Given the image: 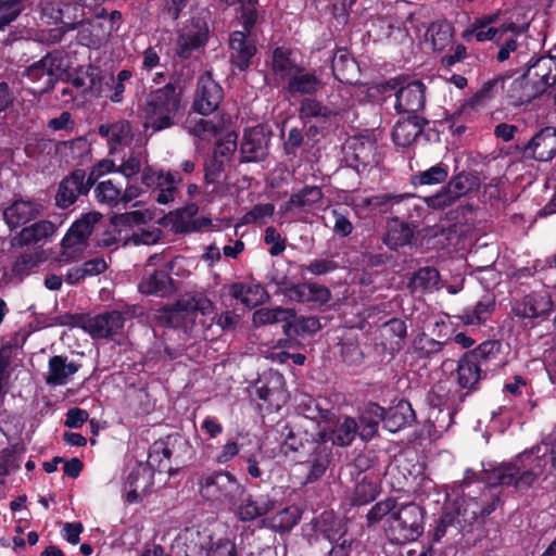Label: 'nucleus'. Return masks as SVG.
Returning a JSON list of instances; mask_svg holds the SVG:
<instances>
[{"label":"nucleus","instance_id":"1","mask_svg":"<svg viewBox=\"0 0 556 556\" xmlns=\"http://www.w3.org/2000/svg\"><path fill=\"white\" fill-rule=\"evenodd\" d=\"M181 110V90L173 84L151 91L142 108L143 126L154 132L175 125Z\"/></svg>","mask_w":556,"mask_h":556},{"label":"nucleus","instance_id":"2","mask_svg":"<svg viewBox=\"0 0 556 556\" xmlns=\"http://www.w3.org/2000/svg\"><path fill=\"white\" fill-rule=\"evenodd\" d=\"M201 496L217 506H236L245 493L244 486L229 471H212L199 478Z\"/></svg>","mask_w":556,"mask_h":556},{"label":"nucleus","instance_id":"3","mask_svg":"<svg viewBox=\"0 0 556 556\" xmlns=\"http://www.w3.org/2000/svg\"><path fill=\"white\" fill-rule=\"evenodd\" d=\"M388 525L394 541H414L424 532V510L415 503L403 504L388 517Z\"/></svg>","mask_w":556,"mask_h":556},{"label":"nucleus","instance_id":"4","mask_svg":"<svg viewBox=\"0 0 556 556\" xmlns=\"http://www.w3.org/2000/svg\"><path fill=\"white\" fill-rule=\"evenodd\" d=\"M101 219V213L89 212L71 226L61 242V261L72 262L81 256L90 235Z\"/></svg>","mask_w":556,"mask_h":556},{"label":"nucleus","instance_id":"5","mask_svg":"<svg viewBox=\"0 0 556 556\" xmlns=\"http://www.w3.org/2000/svg\"><path fill=\"white\" fill-rule=\"evenodd\" d=\"M273 131L266 125H256L243 131L240 149V163L264 162L270 151Z\"/></svg>","mask_w":556,"mask_h":556},{"label":"nucleus","instance_id":"6","mask_svg":"<svg viewBox=\"0 0 556 556\" xmlns=\"http://www.w3.org/2000/svg\"><path fill=\"white\" fill-rule=\"evenodd\" d=\"M71 324L88 332L94 339H108L121 332L125 316L118 311L105 312L97 316L75 315Z\"/></svg>","mask_w":556,"mask_h":556},{"label":"nucleus","instance_id":"7","mask_svg":"<svg viewBox=\"0 0 556 556\" xmlns=\"http://www.w3.org/2000/svg\"><path fill=\"white\" fill-rule=\"evenodd\" d=\"M207 11L198 12L180 30L177 39V54L182 59H189L191 54L203 48L208 39Z\"/></svg>","mask_w":556,"mask_h":556},{"label":"nucleus","instance_id":"8","mask_svg":"<svg viewBox=\"0 0 556 556\" xmlns=\"http://www.w3.org/2000/svg\"><path fill=\"white\" fill-rule=\"evenodd\" d=\"M182 178L176 170H156L151 166L142 169L141 182L152 192L156 193L155 201L159 204L173 202L178 194V186Z\"/></svg>","mask_w":556,"mask_h":556},{"label":"nucleus","instance_id":"9","mask_svg":"<svg viewBox=\"0 0 556 556\" xmlns=\"http://www.w3.org/2000/svg\"><path fill=\"white\" fill-rule=\"evenodd\" d=\"M63 72V59L49 53L28 66L23 75L30 80L35 92L45 93L53 88Z\"/></svg>","mask_w":556,"mask_h":556},{"label":"nucleus","instance_id":"10","mask_svg":"<svg viewBox=\"0 0 556 556\" xmlns=\"http://www.w3.org/2000/svg\"><path fill=\"white\" fill-rule=\"evenodd\" d=\"M214 304L203 293H186L181 295L175 303L170 320L176 324H181L186 329L193 326L198 315L207 316L213 314Z\"/></svg>","mask_w":556,"mask_h":556},{"label":"nucleus","instance_id":"11","mask_svg":"<svg viewBox=\"0 0 556 556\" xmlns=\"http://www.w3.org/2000/svg\"><path fill=\"white\" fill-rule=\"evenodd\" d=\"M94 172L87 174L84 169H75L64 177L55 194V204L60 208L73 205L80 195L87 194L94 185Z\"/></svg>","mask_w":556,"mask_h":556},{"label":"nucleus","instance_id":"12","mask_svg":"<svg viewBox=\"0 0 556 556\" xmlns=\"http://www.w3.org/2000/svg\"><path fill=\"white\" fill-rule=\"evenodd\" d=\"M344 157L349 166L359 170L379 163L376 141L367 136L349 138L343 147Z\"/></svg>","mask_w":556,"mask_h":556},{"label":"nucleus","instance_id":"13","mask_svg":"<svg viewBox=\"0 0 556 556\" xmlns=\"http://www.w3.org/2000/svg\"><path fill=\"white\" fill-rule=\"evenodd\" d=\"M190 445L179 434H170L165 441L155 442L149 453L148 462L151 466H156L159 470L170 469V467L163 464V460H170L174 458L176 462L182 460L189 453Z\"/></svg>","mask_w":556,"mask_h":556},{"label":"nucleus","instance_id":"14","mask_svg":"<svg viewBox=\"0 0 556 556\" xmlns=\"http://www.w3.org/2000/svg\"><path fill=\"white\" fill-rule=\"evenodd\" d=\"M163 261L160 254L151 255L146 264L144 275L139 283V291L143 294H155L165 296L169 294L173 289V280L165 269L151 268Z\"/></svg>","mask_w":556,"mask_h":556},{"label":"nucleus","instance_id":"15","mask_svg":"<svg viewBox=\"0 0 556 556\" xmlns=\"http://www.w3.org/2000/svg\"><path fill=\"white\" fill-rule=\"evenodd\" d=\"M223 98L222 87L212 78L210 73H206L198 81L193 109L202 115H208L217 110Z\"/></svg>","mask_w":556,"mask_h":556},{"label":"nucleus","instance_id":"16","mask_svg":"<svg viewBox=\"0 0 556 556\" xmlns=\"http://www.w3.org/2000/svg\"><path fill=\"white\" fill-rule=\"evenodd\" d=\"M554 311L552 294L545 289L532 291L516 306V315L522 318H545Z\"/></svg>","mask_w":556,"mask_h":556},{"label":"nucleus","instance_id":"17","mask_svg":"<svg viewBox=\"0 0 556 556\" xmlns=\"http://www.w3.org/2000/svg\"><path fill=\"white\" fill-rule=\"evenodd\" d=\"M527 77L540 94H543L556 83V56L545 55L536 59L529 65Z\"/></svg>","mask_w":556,"mask_h":556},{"label":"nucleus","instance_id":"18","mask_svg":"<svg viewBox=\"0 0 556 556\" xmlns=\"http://www.w3.org/2000/svg\"><path fill=\"white\" fill-rule=\"evenodd\" d=\"M503 89L509 103L516 106L530 103L541 96L533 83L528 79L527 72L515 79L504 78Z\"/></svg>","mask_w":556,"mask_h":556},{"label":"nucleus","instance_id":"19","mask_svg":"<svg viewBox=\"0 0 556 556\" xmlns=\"http://www.w3.org/2000/svg\"><path fill=\"white\" fill-rule=\"evenodd\" d=\"M525 153L538 161H548L556 153V129L546 127L535 134L525 148Z\"/></svg>","mask_w":556,"mask_h":556},{"label":"nucleus","instance_id":"20","mask_svg":"<svg viewBox=\"0 0 556 556\" xmlns=\"http://www.w3.org/2000/svg\"><path fill=\"white\" fill-rule=\"evenodd\" d=\"M40 204L30 200H16L3 211V218L11 229L24 226L40 214Z\"/></svg>","mask_w":556,"mask_h":556},{"label":"nucleus","instance_id":"21","mask_svg":"<svg viewBox=\"0 0 556 556\" xmlns=\"http://www.w3.org/2000/svg\"><path fill=\"white\" fill-rule=\"evenodd\" d=\"M425 105V86L418 81H412L396 92L395 109L399 112L416 113Z\"/></svg>","mask_w":556,"mask_h":556},{"label":"nucleus","instance_id":"22","mask_svg":"<svg viewBox=\"0 0 556 556\" xmlns=\"http://www.w3.org/2000/svg\"><path fill=\"white\" fill-rule=\"evenodd\" d=\"M323 88L321 80L313 72L300 67L288 80L287 92L291 97L314 96Z\"/></svg>","mask_w":556,"mask_h":556},{"label":"nucleus","instance_id":"23","mask_svg":"<svg viewBox=\"0 0 556 556\" xmlns=\"http://www.w3.org/2000/svg\"><path fill=\"white\" fill-rule=\"evenodd\" d=\"M49 9L52 11V17L56 23L62 24L65 30L75 29L84 22L83 9L77 3L48 2L43 8V12H48Z\"/></svg>","mask_w":556,"mask_h":556},{"label":"nucleus","instance_id":"24","mask_svg":"<svg viewBox=\"0 0 556 556\" xmlns=\"http://www.w3.org/2000/svg\"><path fill=\"white\" fill-rule=\"evenodd\" d=\"M378 331L384 350L393 353L403 348L407 333L406 324L403 319L392 318L386 321Z\"/></svg>","mask_w":556,"mask_h":556},{"label":"nucleus","instance_id":"25","mask_svg":"<svg viewBox=\"0 0 556 556\" xmlns=\"http://www.w3.org/2000/svg\"><path fill=\"white\" fill-rule=\"evenodd\" d=\"M245 29L244 31H233L230 36L231 62L240 71L249 67L251 58L255 54L256 48L253 43L247 40L250 35Z\"/></svg>","mask_w":556,"mask_h":556},{"label":"nucleus","instance_id":"26","mask_svg":"<svg viewBox=\"0 0 556 556\" xmlns=\"http://www.w3.org/2000/svg\"><path fill=\"white\" fill-rule=\"evenodd\" d=\"M500 350L501 344L497 341H485L477 349L466 352L465 355L476 364H479L484 370V374H486L488 371H493L503 365L502 362L497 361Z\"/></svg>","mask_w":556,"mask_h":556},{"label":"nucleus","instance_id":"27","mask_svg":"<svg viewBox=\"0 0 556 556\" xmlns=\"http://www.w3.org/2000/svg\"><path fill=\"white\" fill-rule=\"evenodd\" d=\"M426 122L416 115L399 121L393 129L392 137L396 146H410L422 132Z\"/></svg>","mask_w":556,"mask_h":556},{"label":"nucleus","instance_id":"28","mask_svg":"<svg viewBox=\"0 0 556 556\" xmlns=\"http://www.w3.org/2000/svg\"><path fill=\"white\" fill-rule=\"evenodd\" d=\"M414 420L415 413L407 401L401 400L395 406L384 409L383 426L390 432H396Z\"/></svg>","mask_w":556,"mask_h":556},{"label":"nucleus","instance_id":"29","mask_svg":"<svg viewBox=\"0 0 556 556\" xmlns=\"http://www.w3.org/2000/svg\"><path fill=\"white\" fill-rule=\"evenodd\" d=\"M55 225L49 220L37 222L29 227H24L12 240L13 247L31 245L52 236Z\"/></svg>","mask_w":556,"mask_h":556},{"label":"nucleus","instance_id":"30","mask_svg":"<svg viewBox=\"0 0 556 556\" xmlns=\"http://www.w3.org/2000/svg\"><path fill=\"white\" fill-rule=\"evenodd\" d=\"M79 366L73 362H68L67 357L62 355L52 356L49 359V372L46 376L48 386H63L68 379L78 371Z\"/></svg>","mask_w":556,"mask_h":556},{"label":"nucleus","instance_id":"31","mask_svg":"<svg viewBox=\"0 0 556 556\" xmlns=\"http://www.w3.org/2000/svg\"><path fill=\"white\" fill-rule=\"evenodd\" d=\"M99 135L105 138L112 153L118 146L127 144L131 140V128L128 122L118 121L113 124L99 126Z\"/></svg>","mask_w":556,"mask_h":556},{"label":"nucleus","instance_id":"32","mask_svg":"<svg viewBox=\"0 0 556 556\" xmlns=\"http://www.w3.org/2000/svg\"><path fill=\"white\" fill-rule=\"evenodd\" d=\"M334 77L344 84H354L357 75V64L345 50H338L331 64Z\"/></svg>","mask_w":556,"mask_h":556},{"label":"nucleus","instance_id":"33","mask_svg":"<svg viewBox=\"0 0 556 556\" xmlns=\"http://www.w3.org/2000/svg\"><path fill=\"white\" fill-rule=\"evenodd\" d=\"M485 375L479 364H476L468 356H464L458 361L456 369L457 383L463 389L473 390L478 382Z\"/></svg>","mask_w":556,"mask_h":556},{"label":"nucleus","instance_id":"34","mask_svg":"<svg viewBox=\"0 0 556 556\" xmlns=\"http://www.w3.org/2000/svg\"><path fill=\"white\" fill-rule=\"evenodd\" d=\"M229 294L247 307L251 308L264 300L266 292L260 285L235 282L229 286Z\"/></svg>","mask_w":556,"mask_h":556},{"label":"nucleus","instance_id":"35","mask_svg":"<svg viewBox=\"0 0 556 556\" xmlns=\"http://www.w3.org/2000/svg\"><path fill=\"white\" fill-rule=\"evenodd\" d=\"M383 407L377 404H369L359 418V437L365 441L370 440L377 433L380 421H383Z\"/></svg>","mask_w":556,"mask_h":556},{"label":"nucleus","instance_id":"36","mask_svg":"<svg viewBox=\"0 0 556 556\" xmlns=\"http://www.w3.org/2000/svg\"><path fill=\"white\" fill-rule=\"evenodd\" d=\"M324 193L317 186H305L298 192L291 194L289 200L285 203L287 212L294 208L312 207L321 202Z\"/></svg>","mask_w":556,"mask_h":556},{"label":"nucleus","instance_id":"37","mask_svg":"<svg viewBox=\"0 0 556 556\" xmlns=\"http://www.w3.org/2000/svg\"><path fill=\"white\" fill-rule=\"evenodd\" d=\"M294 317V311L291 308L263 307L253 313L252 323L255 327L281 323L282 326Z\"/></svg>","mask_w":556,"mask_h":556},{"label":"nucleus","instance_id":"38","mask_svg":"<svg viewBox=\"0 0 556 556\" xmlns=\"http://www.w3.org/2000/svg\"><path fill=\"white\" fill-rule=\"evenodd\" d=\"M241 504L238 508V516L241 520H253L260 516L266 515L274 508V502L260 497L257 500H252L250 496L243 498L241 497Z\"/></svg>","mask_w":556,"mask_h":556},{"label":"nucleus","instance_id":"39","mask_svg":"<svg viewBox=\"0 0 556 556\" xmlns=\"http://www.w3.org/2000/svg\"><path fill=\"white\" fill-rule=\"evenodd\" d=\"M447 185L453 190L455 195L460 200L463 197L478 191L481 185V180L477 173L463 170L453 176L447 181Z\"/></svg>","mask_w":556,"mask_h":556},{"label":"nucleus","instance_id":"40","mask_svg":"<svg viewBox=\"0 0 556 556\" xmlns=\"http://www.w3.org/2000/svg\"><path fill=\"white\" fill-rule=\"evenodd\" d=\"M358 433V425L354 418L344 417L337 421L334 429L329 435V440L336 445L348 446Z\"/></svg>","mask_w":556,"mask_h":556},{"label":"nucleus","instance_id":"41","mask_svg":"<svg viewBox=\"0 0 556 556\" xmlns=\"http://www.w3.org/2000/svg\"><path fill=\"white\" fill-rule=\"evenodd\" d=\"M300 66L290 58L285 48H276L273 52L271 70L280 79H290Z\"/></svg>","mask_w":556,"mask_h":556},{"label":"nucleus","instance_id":"42","mask_svg":"<svg viewBox=\"0 0 556 556\" xmlns=\"http://www.w3.org/2000/svg\"><path fill=\"white\" fill-rule=\"evenodd\" d=\"M440 283V274L434 267H424L414 274L409 281V288L413 292H426L438 289Z\"/></svg>","mask_w":556,"mask_h":556},{"label":"nucleus","instance_id":"43","mask_svg":"<svg viewBox=\"0 0 556 556\" xmlns=\"http://www.w3.org/2000/svg\"><path fill=\"white\" fill-rule=\"evenodd\" d=\"M320 327L318 318L314 316L296 317L294 314V317L291 320H288V323L282 326V329L288 337H292L313 334L317 332Z\"/></svg>","mask_w":556,"mask_h":556},{"label":"nucleus","instance_id":"44","mask_svg":"<svg viewBox=\"0 0 556 556\" xmlns=\"http://www.w3.org/2000/svg\"><path fill=\"white\" fill-rule=\"evenodd\" d=\"M330 450L325 444H318L312 458L309 459V471L306 478L307 482H313L319 479L326 471L330 463Z\"/></svg>","mask_w":556,"mask_h":556},{"label":"nucleus","instance_id":"45","mask_svg":"<svg viewBox=\"0 0 556 556\" xmlns=\"http://www.w3.org/2000/svg\"><path fill=\"white\" fill-rule=\"evenodd\" d=\"M317 531H319L325 539L330 543L340 541L345 538V529L340 520H337L331 514L325 513L317 521Z\"/></svg>","mask_w":556,"mask_h":556},{"label":"nucleus","instance_id":"46","mask_svg":"<svg viewBox=\"0 0 556 556\" xmlns=\"http://www.w3.org/2000/svg\"><path fill=\"white\" fill-rule=\"evenodd\" d=\"M493 307L494 302L492 299L479 301L475 307L465 309L460 318L467 325H479L489 318Z\"/></svg>","mask_w":556,"mask_h":556},{"label":"nucleus","instance_id":"47","mask_svg":"<svg viewBox=\"0 0 556 556\" xmlns=\"http://www.w3.org/2000/svg\"><path fill=\"white\" fill-rule=\"evenodd\" d=\"M94 197L101 204L115 206L121 202L122 189L116 187L112 180H104L96 186Z\"/></svg>","mask_w":556,"mask_h":556},{"label":"nucleus","instance_id":"48","mask_svg":"<svg viewBox=\"0 0 556 556\" xmlns=\"http://www.w3.org/2000/svg\"><path fill=\"white\" fill-rule=\"evenodd\" d=\"M414 199L413 194H390V193H380L372 195V206L371 211L387 212L389 210L394 208L395 206L400 207L403 202L407 200ZM400 213V208L395 211Z\"/></svg>","mask_w":556,"mask_h":556},{"label":"nucleus","instance_id":"49","mask_svg":"<svg viewBox=\"0 0 556 556\" xmlns=\"http://www.w3.org/2000/svg\"><path fill=\"white\" fill-rule=\"evenodd\" d=\"M459 199L446 184L437 193L425 198L427 206L434 211H443L453 206Z\"/></svg>","mask_w":556,"mask_h":556},{"label":"nucleus","instance_id":"50","mask_svg":"<svg viewBox=\"0 0 556 556\" xmlns=\"http://www.w3.org/2000/svg\"><path fill=\"white\" fill-rule=\"evenodd\" d=\"M379 493L377 482L369 480L366 476L363 477L355 485L353 503L356 505H364L374 501Z\"/></svg>","mask_w":556,"mask_h":556},{"label":"nucleus","instance_id":"51","mask_svg":"<svg viewBox=\"0 0 556 556\" xmlns=\"http://www.w3.org/2000/svg\"><path fill=\"white\" fill-rule=\"evenodd\" d=\"M101 167L105 166L106 172L119 173L126 178H130L138 173H142L141 157L138 154L131 153L127 159L123 160L119 166H115L113 162L100 163Z\"/></svg>","mask_w":556,"mask_h":556},{"label":"nucleus","instance_id":"52","mask_svg":"<svg viewBox=\"0 0 556 556\" xmlns=\"http://www.w3.org/2000/svg\"><path fill=\"white\" fill-rule=\"evenodd\" d=\"M504 77H496L491 80H488L482 85V87L467 101V105L476 109L482 105L485 101L492 99L498 86L503 88Z\"/></svg>","mask_w":556,"mask_h":556},{"label":"nucleus","instance_id":"53","mask_svg":"<svg viewBox=\"0 0 556 556\" xmlns=\"http://www.w3.org/2000/svg\"><path fill=\"white\" fill-rule=\"evenodd\" d=\"M228 4H235L236 2H240L239 7V20L243 28L250 33V29L256 23L257 12H256V1L255 0H223Z\"/></svg>","mask_w":556,"mask_h":556},{"label":"nucleus","instance_id":"54","mask_svg":"<svg viewBox=\"0 0 556 556\" xmlns=\"http://www.w3.org/2000/svg\"><path fill=\"white\" fill-rule=\"evenodd\" d=\"M334 114L329 108L323 105L315 99L306 98L301 102L299 109V117L302 121H307L313 117H329Z\"/></svg>","mask_w":556,"mask_h":556},{"label":"nucleus","instance_id":"55","mask_svg":"<svg viewBox=\"0 0 556 556\" xmlns=\"http://www.w3.org/2000/svg\"><path fill=\"white\" fill-rule=\"evenodd\" d=\"M396 509V500L388 497L376 503L367 513L368 526L380 522L386 516H389Z\"/></svg>","mask_w":556,"mask_h":556},{"label":"nucleus","instance_id":"56","mask_svg":"<svg viewBox=\"0 0 556 556\" xmlns=\"http://www.w3.org/2000/svg\"><path fill=\"white\" fill-rule=\"evenodd\" d=\"M447 178V169L439 164L422 170L413 177V182L418 185H438Z\"/></svg>","mask_w":556,"mask_h":556},{"label":"nucleus","instance_id":"57","mask_svg":"<svg viewBox=\"0 0 556 556\" xmlns=\"http://www.w3.org/2000/svg\"><path fill=\"white\" fill-rule=\"evenodd\" d=\"M443 342L437 341L426 333L418 334L414 340V350L421 357H431L442 351Z\"/></svg>","mask_w":556,"mask_h":556},{"label":"nucleus","instance_id":"58","mask_svg":"<svg viewBox=\"0 0 556 556\" xmlns=\"http://www.w3.org/2000/svg\"><path fill=\"white\" fill-rule=\"evenodd\" d=\"M225 127V121L218 119L217 122L213 119H204L201 118L192 128V134L194 136L200 137L203 140L211 139L219 134Z\"/></svg>","mask_w":556,"mask_h":556},{"label":"nucleus","instance_id":"59","mask_svg":"<svg viewBox=\"0 0 556 556\" xmlns=\"http://www.w3.org/2000/svg\"><path fill=\"white\" fill-rule=\"evenodd\" d=\"M22 10V0H0V30L15 21Z\"/></svg>","mask_w":556,"mask_h":556},{"label":"nucleus","instance_id":"60","mask_svg":"<svg viewBox=\"0 0 556 556\" xmlns=\"http://www.w3.org/2000/svg\"><path fill=\"white\" fill-rule=\"evenodd\" d=\"M225 164L226 162L222 159H217V157H214L212 155V157L210 160H207L204 164V184L206 187L213 185L215 186L218 181H219V178L223 174V172L225 170ZM216 190V187H214L212 189V191H215Z\"/></svg>","mask_w":556,"mask_h":556},{"label":"nucleus","instance_id":"61","mask_svg":"<svg viewBox=\"0 0 556 556\" xmlns=\"http://www.w3.org/2000/svg\"><path fill=\"white\" fill-rule=\"evenodd\" d=\"M435 49H442L451 39L452 28L447 23H433L427 30Z\"/></svg>","mask_w":556,"mask_h":556},{"label":"nucleus","instance_id":"62","mask_svg":"<svg viewBox=\"0 0 556 556\" xmlns=\"http://www.w3.org/2000/svg\"><path fill=\"white\" fill-rule=\"evenodd\" d=\"M236 149L237 135L235 132H228L220 141L216 143L213 156L227 162L230 160Z\"/></svg>","mask_w":556,"mask_h":556},{"label":"nucleus","instance_id":"63","mask_svg":"<svg viewBox=\"0 0 556 556\" xmlns=\"http://www.w3.org/2000/svg\"><path fill=\"white\" fill-rule=\"evenodd\" d=\"M450 401V387L446 381H439L428 393V402L432 407L441 408Z\"/></svg>","mask_w":556,"mask_h":556},{"label":"nucleus","instance_id":"64","mask_svg":"<svg viewBox=\"0 0 556 556\" xmlns=\"http://www.w3.org/2000/svg\"><path fill=\"white\" fill-rule=\"evenodd\" d=\"M40 261L38 252H25L22 253L13 265V271L18 276H25L37 266Z\"/></svg>","mask_w":556,"mask_h":556}]
</instances>
